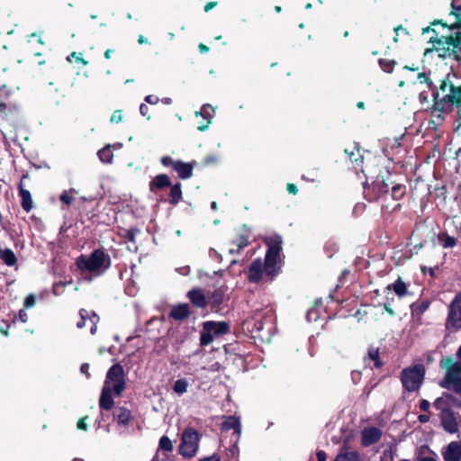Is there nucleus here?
<instances>
[{
	"label": "nucleus",
	"mask_w": 461,
	"mask_h": 461,
	"mask_svg": "<svg viewBox=\"0 0 461 461\" xmlns=\"http://www.w3.org/2000/svg\"><path fill=\"white\" fill-rule=\"evenodd\" d=\"M417 79L420 84H428V85L429 84V78L424 73H419Z\"/></svg>",
	"instance_id": "4d7b16f0"
},
{
	"label": "nucleus",
	"mask_w": 461,
	"mask_h": 461,
	"mask_svg": "<svg viewBox=\"0 0 461 461\" xmlns=\"http://www.w3.org/2000/svg\"><path fill=\"white\" fill-rule=\"evenodd\" d=\"M419 420L421 422V423H426L429 420V414H420L419 416Z\"/></svg>",
	"instance_id": "e2e57ef3"
},
{
	"label": "nucleus",
	"mask_w": 461,
	"mask_h": 461,
	"mask_svg": "<svg viewBox=\"0 0 461 461\" xmlns=\"http://www.w3.org/2000/svg\"><path fill=\"white\" fill-rule=\"evenodd\" d=\"M203 328L212 334L213 337L215 335L225 334L229 330L228 324L224 321H205L203 323Z\"/></svg>",
	"instance_id": "aec40b11"
},
{
	"label": "nucleus",
	"mask_w": 461,
	"mask_h": 461,
	"mask_svg": "<svg viewBox=\"0 0 461 461\" xmlns=\"http://www.w3.org/2000/svg\"><path fill=\"white\" fill-rule=\"evenodd\" d=\"M424 375L425 370L421 365L403 369L401 374L402 386L409 392L419 390L422 384Z\"/></svg>",
	"instance_id": "423d86ee"
},
{
	"label": "nucleus",
	"mask_w": 461,
	"mask_h": 461,
	"mask_svg": "<svg viewBox=\"0 0 461 461\" xmlns=\"http://www.w3.org/2000/svg\"><path fill=\"white\" fill-rule=\"evenodd\" d=\"M17 320H19L23 323H25L27 321V312L25 310L20 311L19 317L14 319V323H16Z\"/></svg>",
	"instance_id": "8fccbe9b"
},
{
	"label": "nucleus",
	"mask_w": 461,
	"mask_h": 461,
	"mask_svg": "<svg viewBox=\"0 0 461 461\" xmlns=\"http://www.w3.org/2000/svg\"><path fill=\"white\" fill-rule=\"evenodd\" d=\"M221 429L223 430L233 429V436H235L233 449H238L237 444L241 436V423L240 418L236 416H224L221 423Z\"/></svg>",
	"instance_id": "9b49d317"
},
{
	"label": "nucleus",
	"mask_w": 461,
	"mask_h": 461,
	"mask_svg": "<svg viewBox=\"0 0 461 461\" xmlns=\"http://www.w3.org/2000/svg\"><path fill=\"white\" fill-rule=\"evenodd\" d=\"M190 384L186 378H179L173 384V391L177 395H183L188 390Z\"/></svg>",
	"instance_id": "2f4dec72"
},
{
	"label": "nucleus",
	"mask_w": 461,
	"mask_h": 461,
	"mask_svg": "<svg viewBox=\"0 0 461 461\" xmlns=\"http://www.w3.org/2000/svg\"><path fill=\"white\" fill-rule=\"evenodd\" d=\"M214 112V108L212 105L206 104L202 106L200 111H196L194 113V115L196 117L202 116L204 120L207 121L205 124H200L197 127V129L200 131H204L205 130L208 129L209 125L212 123V119L213 117Z\"/></svg>",
	"instance_id": "6ab92c4d"
},
{
	"label": "nucleus",
	"mask_w": 461,
	"mask_h": 461,
	"mask_svg": "<svg viewBox=\"0 0 461 461\" xmlns=\"http://www.w3.org/2000/svg\"><path fill=\"white\" fill-rule=\"evenodd\" d=\"M447 327L454 330L461 329V294L456 295L448 307Z\"/></svg>",
	"instance_id": "1a4fd4ad"
},
{
	"label": "nucleus",
	"mask_w": 461,
	"mask_h": 461,
	"mask_svg": "<svg viewBox=\"0 0 461 461\" xmlns=\"http://www.w3.org/2000/svg\"><path fill=\"white\" fill-rule=\"evenodd\" d=\"M171 184L169 177L165 174L156 176L149 183V190L155 193L158 189H162L169 186Z\"/></svg>",
	"instance_id": "5701e85b"
},
{
	"label": "nucleus",
	"mask_w": 461,
	"mask_h": 461,
	"mask_svg": "<svg viewBox=\"0 0 461 461\" xmlns=\"http://www.w3.org/2000/svg\"><path fill=\"white\" fill-rule=\"evenodd\" d=\"M380 461H393V456L391 454H389V455L384 454L381 457Z\"/></svg>",
	"instance_id": "338daca9"
},
{
	"label": "nucleus",
	"mask_w": 461,
	"mask_h": 461,
	"mask_svg": "<svg viewBox=\"0 0 461 461\" xmlns=\"http://www.w3.org/2000/svg\"><path fill=\"white\" fill-rule=\"evenodd\" d=\"M80 371L82 374L86 375V378L90 377L89 365L87 363L82 364V366L80 367Z\"/></svg>",
	"instance_id": "864d4df0"
},
{
	"label": "nucleus",
	"mask_w": 461,
	"mask_h": 461,
	"mask_svg": "<svg viewBox=\"0 0 461 461\" xmlns=\"http://www.w3.org/2000/svg\"><path fill=\"white\" fill-rule=\"evenodd\" d=\"M122 111H120V110L114 111L110 119V121L112 122H116V123L122 122Z\"/></svg>",
	"instance_id": "49530a36"
},
{
	"label": "nucleus",
	"mask_w": 461,
	"mask_h": 461,
	"mask_svg": "<svg viewBox=\"0 0 461 461\" xmlns=\"http://www.w3.org/2000/svg\"><path fill=\"white\" fill-rule=\"evenodd\" d=\"M438 239L442 241V246L445 249L453 248L456 245V240L454 237L443 234L438 236Z\"/></svg>",
	"instance_id": "4c0bfd02"
},
{
	"label": "nucleus",
	"mask_w": 461,
	"mask_h": 461,
	"mask_svg": "<svg viewBox=\"0 0 461 461\" xmlns=\"http://www.w3.org/2000/svg\"><path fill=\"white\" fill-rule=\"evenodd\" d=\"M439 419L443 429L450 433L454 434L458 429V424L454 411H450L445 413H439Z\"/></svg>",
	"instance_id": "4468645a"
},
{
	"label": "nucleus",
	"mask_w": 461,
	"mask_h": 461,
	"mask_svg": "<svg viewBox=\"0 0 461 461\" xmlns=\"http://www.w3.org/2000/svg\"><path fill=\"white\" fill-rule=\"evenodd\" d=\"M456 357L458 361L447 358L440 362V366L446 370V373L439 385L461 395V346L456 351Z\"/></svg>",
	"instance_id": "7ed1b4c3"
},
{
	"label": "nucleus",
	"mask_w": 461,
	"mask_h": 461,
	"mask_svg": "<svg viewBox=\"0 0 461 461\" xmlns=\"http://www.w3.org/2000/svg\"><path fill=\"white\" fill-rule=\"evenodd\" d=\"M113 419L119 425L127 426L131 420V413L128 409L120 407L115 410Z\"/></svg>",
	"instance_id": "393cba45"
},
{
	"label": "nucleus",
	"mask_w": 461,
	"mask_h": 461,
	"mask_svg": "<svg viewBox=\"0 0 461 461\" xmlns=\"http://www.w3.org/2000/svg\"><path fill=\"white\" fill-rule=\"evenodd\" d=\"M461 402L455 396L450 393H444L440 397H438L434 402L433 406L439 413L448 412L453 411L454 408L459 407Z\"/></svg>",
	"instance_id": "9d476101"
},
{
	"label": "nucleus",
	"mask_w": 461,
	"mask_h": 461,
	"mask_svg": "<svg viewBox=\"0 0 461 461\" xmlns=\"http://www.w3.org/2000/svg\"><path fill=\"white\" fill-rule=\"evenodd\" d=\"M209 255H210L211 258H221V255L214 249H210Z\"/></svg>",
	"instance_id": "0e129e2a"
},
{
	"label": "nucleus",
	"mask_w": 461,
	"mask_h": 461,
	"mask_svg": "<svg viewBox=\"0 0 461 461\" xmlns=\"http://www.w3.org/2000/svg\"><path fill=\"white\" fill-rule=\"evenodd\" d=\"M72 278L64 281L55 282L53 284L52 292L56 296H59L64 293V289L67 285L72 284Z\"/></svg>",
	"instance_id": "e433bc0d"
},
{
	"label": "nucleus",
	"mask_w": 461,
	"mask_h": 461,
	"mask_svg": "<svg viewBox=\"0 0 461 461\" xmlns=\"http://www.w3.org/2000/svg\"><path fill=\"white\" fill-rule=\"evenodd\" d=\"M0 258L9 267H13L16 263L14 253L9 249H0Z\"/></svg>",
	"instance_id": "7c9ffc66"
},
{
	"label": "nucleus",
	"mask_w": 461,
	"mask_h": 461,
	"mask_svg": "<svg viewBox=\"0 0 461 461\" xmlns=\"http://www.w3.org/2000/svg\"><path fill=\"white\" fill-rule=\"evenodd\" d=\"M404 189H405V187L401 185H396L393 186L392 194H391L392 197L395 200L402 198L404 194Z\"/></svg>",
	"instance_id": "79ce46f5"
},
{
	"label": "nucleus",
	"mask_w": 461,
	"mask_h": 461,
	"mask_svg": "<svg viewBox=\"0 0 461 461\" xmlns=\"http://www.w3.org/2000/svg\"><path fill=\"white\" fill-rule=\"evenodd\" d=\"M187 296L191 303L199 308H203L208 303L207 295H205L202 289H193L188 292Z\"/></svg>",
	"instance_id": "412c9836"
},
{
	"label": "nucleus",
	"mask_w": 461,
	"mask_h": 461,
	"mask_svg": "<svg viewBox=\"0 0 461 461\" xmlns=\"http://www.w3.org/2000/svg\"><path fill=\"white\" fill-rule=\"evenodd\" d=\"M213 339H214L213 335L203 329V330L201 332V336H200L201 345L207 346V345L211 344L213 341Z\"/></svg>",
	"instance_id": "ea45409f"
},
{
	"label": "nucleus",
	"mask_w": 461,
	"mask_h": 461,
	"mask_svg": "<svg viewBox=\"0 0 461 461\" xmlns=\"http://www.w3.org/2000/svg\"><path fill=\"white\" fill-rule=\"evenodd\" d=\"M140 114H141L142 116H147V118H148L149 120L150 119V117L148 115V113H149V107H148L146 104H141L140 105Z\"/></svg>",
	"instance_id": "5fc2aeb1"
},
{
	"label": "nucleus",
	"mask_w": 461,
	"mask_h": 461,
	"mask_svg": "<svg viewBox=\"0 0 461 461\" xmlns=\"http://www.w3.org/2000/svg\"><path fill=\"white\" fill-rule=\"evenodd\" d=\"M198 461H221V459L217 455H212L210 456L201 458Z\"/></svg>",
	"instance_id": "13d9d810"
},
{
	"label": "nucleus",
	"mask_w": 461,
	"mask_h": 461,
	"mask_svg": "<svg viewBox=\"0 0 461 461\" xmlns=\"http://www.w3.org/2000/svg\"><path fill=\"white\" fill-rule=\"evenodd\" d=\"M382 436V432L375 427H369L363 429L361 433V443L365 447H368L376 443Z\"/></svg>",
	"instance_id": "2eb2a0df"
},
{
	"label": "nucleus",
	"mask_w": 461,
	"mask_h": 461,
	"mask_svg": "<svg viewBox=\"0 0 461 461\" xmlns=\"http://www.w3.org/2000/svg\"><path fill=\"white\" fill-rule=\"evenodd\" d=\"M262 313L257 309L253 315L244 322L245 328L250 332H259L263 330V322L261 321Z\"/></svg>",
	"instance_id": "a211bd4d"
},
{
	"label": "nucleus",
	"mask_w": 461,
	"mask_h": 461,
	"mask_svg": "<svg viewBox=\"0 0 461 461\" xmlns=\"http://www.w3.org/2000/svg\"><path fill=\"white\" fill-rule=\"evenodd\" d=\"M368 357L370 360L374 361V366L375 367H380L382 366V363L379 360V352L377 348L369 349Z\"/></svg>",
	"instance_id": "a19ab883"
},
{
	"label": "nucleus",
	"mask_w": 461,
	"mask_h": 461,
	"mask_svg": "<svg viewBox=\"0 0 461 461\" xmlns=\"http://www.w3.org/2000/svg\"><path fill=\"white\" fill-rule=\"evenodd\" d=\"M388 289H393L394 293L399 296L402 297L407 294V286L406 284L402 281L400 278L396 280L393 284L388 285Z\"/></svg>",
	"instance_id": "c9c22d12"
},
{
	"label": "nucleus",
	"mask_w": 461,
	"mask_h": 461,
	"mask_svg": "<svg viewBox=\"0 0 461 461\" xmlns=\"http://www.w3.org/2000/svg\"><path fill=\"white\" fill-rule=\"evenodd\" d=\"M280 253L272 254V251L267 250L266 259L263 264L265 265L266 275L272 279L279 269Z\"/></svg>",
	"instance_id": "f8f14e48"
},
{
	"label": "nucleus",
	"mask_w": 461,
	"mask_h": 461,
	"mask_svg": "<svg viewBox=\"0 0 461 461\" xmlns=\"http://www.w3.org/2000/svg\"><path fill=\"white\" fill-rule=\"evenodd\" d=\"M388 192V185L384 178L377 177L371 184L366 181L364 185V196L369 202L379 201Z\"/></svg>",
	"instance_id": "6e6552de"
},
{
	"label": "nucleus",
	"mask_w": 461,
	"mask_h": 461,
	"mask_svg": "<svg viewBox=\"0 0 461 461\" xmlns=\"http://www.w3.org/2000/svg\"><path fill=\"white\" fill-rule=\"evenodd\" d=\"M286 189L289 194L295 195L298 193V188L294 184H288Z\"/></svg>",
	"instance_id": "6e6d98bb"
},
{
	"label": "nucleus",
	"mask_w": 461,
	"mask_h": 461,
	"mask_svg": "<svg viewBox=\"0 0 461 461\" xmlns=\"http://www.w3.org/2000/svg\"><path fill=\"white\" fill-rule=\"evenodd\" d=\"M224 296L225 288H216L212 293L207 294L208 303H210L212 307H217L223 302Z\"/></svg>",
	"instance_id": "a878e982"
},
{
	"label": "nucleus",
	"mask_w": 461,
	"mask_h": 461,
	"mask_svg": "<svg viewBox=\"0 0 461 461\" xmlns=\"http://www.w3.org/2000/svg\"><path fill=\"white\" fill-rule=\"evenodd\" d=\"M317 459L318 461H326V454L324 451L320 450L317 452Z\"/></svg>",
	"instance_id": "680f3d73"
},
{
	"label": "nucleus",
	"mask_w": 461,
	"mask_h": 461,
	"mask_svg": "<svg viewBox=\"0 0 461 461\" xmlns=\"http://www.w3.org/2000/svg\"><path fill=\"white\" fill-rule=\"evenodd\" d=\"M97 156L101 162L106 163V164L112 163L113 158V155L112 152V146L108 144L105 147H104L103 149H101L97 152Z\"/></svg>",
	"instance_id": "473e14b6"
},
{
	"label": "nucleus",
	"mask_w": 461,
	"mask_h": 461,
	"mask_svg": "<svg viewBox=\"0 0 461 461\" xmlns=\"http://www.w3.org/2000/svg\"><path fill=\"white\" fill-rule=\"evenodd\" d=\"M27 176L23 175L19 184V193L22 197V206L25 212H29V191L25 189L24 181Z\"/></svg>",
	"instance_id": "c756f323"
},
{
	"label": "nucleus",
	"mask_w": 461,
	"mask_h": 461,
	"mask_svg": "<svg viewBox=\"0 0 461 461\" xmlns=\"http://www.w3.org/2000/svg\"><path fill=\"white\" fill-rule=\"evenodd\" d=\"M429 41L433 44L431 50L437 52L439 58L456 56L461 46V29L459 27L449 28L448 34L441 35L438 39L430 36Z\"/></svg>",
	"instance_id": "f03ea898"
},
{
	"label": "nucleus",
	"mask_w": 461,
	"mask_h": 461,
	"mask_svg": "<svg viewBox=\"0 0 461 461\" xmlns=\"http://www.w3.org/2000/svg\"><path fill=\"white\" fill-rule=\"evenodd\" d=\"M451 6L453 14L456 16H461V0H452Z\"/></svg>",
	"instance_id": "a18cd8bd"
},
{
	"label": "nucleus",
	"mask_w": 461,
	"mask_h": 461,
	"mask_svg": "<svg viewBox=\"0 0 461 461\" xmlns=\"http://www.w3.org/2000/svg\"><path fill=\"white\" fill-rule=\"evenodd\" d=\"M183 179L190 178L193 175V166L190 163H185L181 160H176L174 163L173 168Z\"/></svg>",
	"instance_id": "4be33fe9"
},
{
	"label": "nucleus",
	"mask_w": 461,
	"mask_h": 461,
	"mask_svg": "<svg viewBox=\"0 0 461 461\" xmlns=\"http://www.w3.org/2000/svg\"><path fill=\"white\" fill-rule=\"evenodd\" d=\"M103 388L113 392L115 396L122 395L126 388V373L122 366L117 363L108 369Z\"/></svg>",
	"instance_id": "39448f33"
},
{
	"label": "nucleus",
	"mask_w": 461,
	"mask_h": 461,
	"mask_svg": "<svg viewBox=\"0 0 461 461\" xmlns=\"http://www.w3.org/2000/svg\"><path fill=\"white\" fill-rule=\"evenodd\" d=\"M9 328V325L6 324V323H4L3 325L0 326V333L3 334L4 336H7L8 335V330Z\"/></svg>",
	"instance_id": "052dcab7"
},
{
	"label": "nucleus",
	"mask_w": 461,
	"mask_h": 461,
	"mask_svg": "<svg viewBox=\"0 0 461 461\" xmlns=\"http://www.w3.org/2000/svg\"><path fill=\"white\" fill-rule=\"evenodd\" d=\"M176 160H173L170 157L165 156L161 158V164L165 167H172L174 168V163H176Z\"/></svg>",
	"instance_id": "09e8293b"
},
{
	"label": "nucleus",
	"mask_w": 461,
	"mask_h": 461,
	"mask_svg": "<svg viewBox=\"0 0 461 461\" xmlns=\"http://www.w3.org/2000/svg\"><path fill=\"white\" fill-rule=\"evenodd\" d=\"M430 407V403L427 400H421L420 402V409L423 411H429Z\"/></svg>",
	"instance_id": "603ef678"
},
{
	"label": "nucleus",
	"mask_w": 461,
	"mask_h": 461,
	"mask_svg": "<svg viewBox=\"0 0 461 461\" xmlns=\"http://www.w3.org/2000/svg\"><path fill=\"white\" fill-rule=\"evenodd\" d=\"M334 461H360V456L357 451L340 452Z\"/></svg>",
	"instance_id": "72a5a7b5"
},
{
	"label": "nucleus",
	"mask_w": 461,
	"mask_h": 461,
	"mask_svg": "<svg viewBox=\"0 0 461 461\" xmlns=\"http://www.w3.org/2000/svg\"><path fill=\"white\" fill-rule=\"evenodd\" d=\"M145 101L148 103V104H156L158 103L159 99L158 96L156 95H147L145 97Z\"/></svg>",
	"instance_id": "3c124183"
},
{
	"label": "nucleus",
	"mask_w": 461,
	"mask_h": 461,
	"mask_svg": "<svg viewBox=\"0 0 461 461\" xmlns=\"http://www.w3.org/2000/svg\"><path fill=\"white\" fill-rule=\"evenodd\" d=\"M79 315H80L81 320L79 321H77V327L78 329H82L83 327L86 326V320H88L89 322L91 323L90 332H91V334H95L96 331V328H97L96 324L99 321L98 316L95 312H92V314L90 315L88 313V312L85 309L80 310Z\"/></svg>",
	"instance_id": "f3484780"
},
{
	"label": "nucleus",
	"mask_w": 461,
	"mask_h": 461,
	"mask_svg": "<svg viewBox=\"0 0 461 461\" xmlns=\"http://www.w3.org/2000/svg\"><path fill=\"white\" fill-rule=\"evenodd\" d=\"M71 58H74L77 62H80L84 66L88 64V62L82 58L81 53L72 52L69 56H68L67 60L70 62Z\"/></svg>",
	"instance_id": "c03bdc74"
},
{
	"label": "nucleus",
	"mask_w": 461,
	"mask_h": 461,
	"mask_svg": "<svg viewBox=\"0 0 461 461\" xmlns=\"http://www.w3.org/2000/svg\"><path fill=\"white\" fill-rule=\"evenodd\" d=\"M199 440L200 437L195 429H185L182 433L179 454L187 458L194 456L199 448Z\"/></svg>",
	"instance_id": "0eeeda50"
},
{
	"label": "nucleus",
	"mask_w": 461,
	"mask_h": 461,
	"mask_svg": "<svg viewBox=\"0 0 461 461\" xmlns=\"http://www.w3.org/2000/svg\"><path fill=\"white\" fill-rule=\"evenodd\" d=\"M419 461H437V460H436V458H434L432 456H424V457L420 458Z\"/></svg>",
	"instance_id": "774afa93"
},
{
	"label": "nucleus",
	"mask_w": 461,
	"mask_h": 461,
	"mask_svg": "<svg viewBox=\"0 0 461 461\" xmlns=\"http://www.w3.org/2000/svg\"><path fill=\"white\" fill-rule=\"evenodd\" d=\"M379 65H380L381 68H382L384 72L390 73V72H392V71H393V66H394V61H393V60L380 59V60H379Z\"/></svg>",
	"instance_id": "37998d69"
},
{
	"label": "nucleus",
	"mask_w": 461,
	"mask_h": 461,
	"mask_svg": "<svg viewBox=\"0 0 461 461\" xmlns=\"http://www.w3.org/2000/svg\"><path fill=\"white\" fill-rule=\"evenodd\" d=\"M85 420H86V418H83V419L78 420V422H77V429H82V430H86L87 426H86V424L85 422Z\"/></svg>",
	"instance_id": "bf43d9fd"
},
{
	"label": "nucleus",
	"mask_w": 461,
	"mask_h": 461,
	"mask_svg": "<svg viewBox=\"0 0 461 461\" xmlns=\"http://www.w3.org/2000/svg\"><path fill=\"white\" fill-rule=\"evenodd\" d=\"M159 449L166 452H171L173 450V444L168 437L163 436L160 438Z\"/></svg>",
	"instance_id": "58836bf2"
},
{
	"label": "nucleus",
	"mask_w": 461,
	"mask_h": 461,
	"mask_svg": "<svg viewBox=\"0 0 461 461\" xmlns=\"http://www.w3.org/2000/svg\"><path fill=\"white\" fill-rule=\"evenodd\" d=\"M444 461H461V442L452 441L441 451Z\"/></svg>",
	"instance_id": "ddd939ff"
},
{
	"label": "nucleus",
	"mask_w": 461,
	"mask_h": 461,
	"mask_svg": "<svg viewBox=\"0 0 461 461\" xmlns=\"http://www.w3.org/2000/svg\"><path fill=\"white\" fill-rule=\"evenodd\" d=\"M264 273H266L265 265L261 259H256L249 267L248 279L251 283H258Z\"/></svg>",
	"instance_id": "dca6fc26"
},
{
	"label": "nucleus",
	"mask_w": 461,
	"mask_h": 461,
	"mask_svg": "<svg viewBox=\"0 0 461 461\" xmlns=\"http://www.w3.org/2000/svg\"><path fill=\"white\" fill-rule=\"evenodd\" d=\"M81 279L92 282L101 276L111 266L110 256L102 249H95L90 255H81L76 260Z\"/></svg>",
	"instance_id": "f257e3e1"
},
{
	"label": "nucleus",
	"mask_w": 461,
	"mask_h": 461,
	"mask_svg": "<svg viewBox=\"0 0 461 461\" xmlns=\"http://www.w3.org/2000/svg\"><path fill=\"white\" fill-rule=\"evenodd\" d=\"M182 199L181 184H176L171 186L169 193V203L171 204H176Z\"/></svg>",
	"instance_id": "f704fd0d"
},
{
	"label": "nucleus",
	"mask_w": 461,
	"mask_h": 461,
	"mask_svg": "<svg viewBox=\"0 0 461 461\" xmlns=\"http://www.w3.org/2000/svg\"><path fill=\"white\" fill-rule=\"evenodd\" d=\"M216 5V2H209L204 6V11L209 12L211 9H212Z\"/></svg>",
	"instance_id": "69168bd1"
},
{
	"label": "nucleus",
	"mask_w": 461,
	"mask_h": 461,
	"mask_svg": "<svg viewBox=\"0 0 461 461\" xmlns=\"http://www.w3.org/2000/svg\"><path fill=\"white\" fill-rule=\"evenodd\" d=\"M60 201L65 204L69 205L73 201V197L68 192H64L60 195Z\"/></svg>",
	"instance_id": "de8ad7c7"
},
{
	"label": "nucleus",
	"mask_w": 461,
	"mask_h": 461,
	"mask_svg": "<svg viewBox=\"0 0 461 461\" xmlns=\"http://www.w3.org/2000/svg\"><path fill=\"white\" fill-rule=\"evenodd\" d=\"M189 306L186 303L173 306L170 311V317L176 321H183L189 316Z\"/></svg>",
	"instance_id": "b1692460"
},
{
	"label": "nucleus",
	"mask_w": 461,
	"mask_h": 461,
	"mask_svg": "<svg viewBox=\"0 0 461 461\" xmlns=\"http://www.w3.org/2000/svg\"><path fill=\"white\" fill-rule=\"evenodd\" d=\"M457 81L459 79L456 76H447L441 82L435 97L445 103L459 104L461 103V83L456 85Z\"/></svg>",
	"instance_id": "20e7f679"
},
{
	"label": "nucleus",
	"mask_w": 461,
	"mask_h": 461,
	"mask_svg": "<svg viewBox=\"0 0 461 461\" xmlns=\"http://www.w3.org/2000/svg\"><path fill=\"white\" fill-rule=\"evenodd\" d=\"M113 392L108 391L106 389H102L101 396L99 400V406L103 410H111L114 404L113 399Z\"/></svg>",
	"instance_id": "bb28decb"
},
{
	"label": "nucleus",
	"mask_w": 461,
	"mask_h": 461,
	"mask_svg": "<svg viewBox=\"0 0 461 461\" xmlns=\"http://www.w3.org/2000/svg\"><path fill=\"white\" fill-rule=\"evenodd\" d=\"M249 245V236L240 235L231 242V247L229 249L230 254L239 253L240 249Z\"/></svg>",
	"instance_id": "cd10ccee"
},
{
	"label": "nucleus",
	"mask_w": 461,
	"mask_h": 461,
	"mask_svg": "<svg viewBox=\"0 0 461 461\" xmlns=\"http://www.w3.org/2000/svg\"><path fill=\"white\" fill-rule=\"evenodd\" d=\"M269 251H272V254L280 253L282 249V238L279 235H272L267 238L266 240Z\"/></svg>",
	"instance_id": "c85d7f7f"
}]
</instances>
